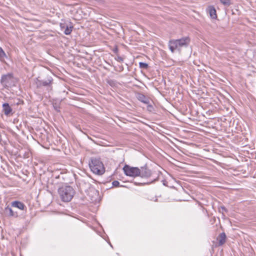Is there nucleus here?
<instances>
[{"label": "nucleus", "instance_id": "nucleus-10", "mask_svg": "<svg viewBox=\"0 0 256 256\" xmlns=\"http://www.w3.org/2000/svg\"><path fill=\"white\" fill-rule=\"evenodd\" d=\"M11 206L12 207L16 208L20 210L26 212V205L22 202L18 200H15L12 202H11Z\"/></svg>", "mask_w": 256, "mask_h": 256}, {"label": "nucleus", "instance_id": "nucleus-14", "mask_svg": "<svg viewBox=\"0 0 256 256\" xmlns=\"http://www.w3.org/2000/svg\"><path fill=\"white\" fill-rule=\"evenodd\" d=\"M80 186L82 188L84 191H86L90 188L91 184L88 182H86L85 180H82L80 183Z\"/></svg>", "mask_w": 256, "mask_h": 256}, {"label": "nucleus", "instance_id": "nucleus-8", "mask_svg": "<svg viewBox=\"0 0 256 256\" xmlns=\"http://www.w3.org/2000/svg\"><path fill=\"white\" fill-rule=\"evenodd\" d=\"M4 212L5 214L8 217L16 218L18 216V212H14L8 206L4 208Z\"/></svg>", "mask_w": 256, "mask_h": 256}, {"label": "nucleus", "instance_id": "nucleus-4", "mask_svg": "<svg viewBox=\"0 0 256 256\" xmlns=\"http://www.w3.org/2000/svg\"><path fill=\"white\" fill-rule=\"evenodd\" d=\"M92 172L95 174L102 175L105 172V168L102 162L98 158H92L89 163Z\"/></svg>", "mask_w": 256, "mask_h": 256}, {"label": "nucleus", "instance_id": "nucleus-7", "mask_svg": "<svg viewBox=\"0 0 256 256\" xmlns=\"http://www.w3.org/2000/svg\"><path fill=\"white\" fill-rule=\"evenodd\" d=\"M124 174L127 176L136 177L140 174L139 168L132 167L128 165H125L123 168Z\"/></svg>", "mask_w": 256, "mask_h": 256}, {"label": "nucleus", "instance_id": "nucleus-2", "mask_svg": "<svg viewBox=\"0 0 256 256\" xmlns=\"http://www.w3.org/2000/svg\"><path fill=\"white\" fill-rule=\"evenodd\" d=\"M58 194L62 202H69L72 198L75 191L71 186H62L58 188Z\"/></svg>", "mask_w": 256, "mask_h": 256}, {"label": "nucleus", "instance_id": "nucleus-11", "mask_svg": "<svg viewBox=\"0 0 256 256\" xmlns=\"http://www.w3.org/2000/svg\"><path fill=\"white\" fill-rule=\"evenodd\" d=\"M2 112L6 116H10L12 114V109L8 103H4L2 104Z\"/></svg>", "mask_w": 256, "mask_h": 256}, {"label": "nucleus", "instance_id": "nucleus-15", "mask_svg": "<svg viewBox=\"0 0 256 256\" xmlns=\"http://www.w3.org/2000/svg\"><path fill=\"white\" fill-rule=\"evenodd\" d=\"M73 28V26L71 22H70L69 24L66 26V28L64 30V32L66 35H68L71 34L72 29Z\"/></svg>", "mask_w": 256, "mask_h": 256}, {"label": "nucleus", "instance_id": "nucleus-1", "mask_svg": "<svg viewBox=\"0 0 256 256\" xmlns=\"http://www.w3.org/2000/svg\"><path fill=\"white\" fill-rule=\"evenodd\" d=\"M190 42L188 36L183 37L178 40H171L168 42V47L172 52L176 50L180 51L182 48H186L190 44Z\"/></svg>", "mask_w": 256, "mask_h": 256}, {"label": "nucleus", "instance_id": "nucleus-24", "mask_svg": "<svg viewBox=\"0 0 256 256\" xmlns=\"http://www.w3.org/2000/svg\"><path fill=\"white\" fill-rule=\"evenodd\" d=\"M113 52L116 53V54H117L118 52V48H115L114 50H113Z\"/></svg>", "mask_w": 256, "mask_h": 256}, {"label": "nucleus", "instance_id": "nucleus-16", "mask_svg": "<svg viewBox=\"0 0 256 256\" xmlns=\"http://www.w3.org/2000/svg\"><path fill=\"white\" fill-rule=\"evenodd\" d=\"M6 58H8V56L3 49L0 46V60L2 62H5Z\"/></svg>", "mask_w": 256, "mask_h": 256}, {"label": "nucleus", "instance_id": "nucleus-9", "mask_svg": "<svg viewBox=\"0 0 256 256\" xmlns=\"http://www.w3.org/2000/svg\"><path fill=\"white\" fill-rule=\"evenodd\" d=\"M206 12L210 14L211 18L216 20L218 18L216 11L214 6H209L206 8Z\"/></svg>", "mask_w": 256, "mask_h": 256}, {"label": "nucleus", "instance_id": "nucleus-25", "mask_svg": "<svg viewBox=\"0 0 256 256\" xmlns=\"http://www.w3.org/2000/svg\"><path fill=\"white\" fill-rule=\"evenodd\" d=\"M120 69L121 71H122L123 70L124 68H123L122 66H120Z\"/></svg>", "mask_w": 256, "mask_h": 256}, {"label": "nucleus", "instance_id": "nucleus-23", "mask_svg": "<svg viewBox=\"0 0 256 256\" xmlns=\"http://www.w3.org/2000/svg\"><path fill=\"white\" fill-rule=\"evenodd\" d=\"M147 109L148 110L151 112L152 110L153 109V106L151 104H148L147 106Z\"/></svg>", "mask_w": 256, "mask_h": 256}, {"label": "nucleus", "instance_id": "nucleus-13", "mask_svg": "<svg viewBox=\"0 0 256 256\" xmlns=\"http://www.w3.org/2000/svg\"><path fill=\"white\" fill-rule=\"evenodd\" d=\"M226 234L224 232L220 233L217 238V240H218V245H223L226 242Z\"/></svg>", "mask_w": 256, "mask_h": 256}, {"label": "nucleus", "instance_id": "nucleus-18", "mask_svg": "<svg viewBox=\"0 0 256 256\" xmlns=\"http://www.w3.org/2000/svg\"><path fill=\"white\" fill-rule=\"evenodd\" d=\"M219 212L224 214V212H227L228 210L224 206H220L218 208Z\"/></svg>", "mask_w": 256, "mask_h": 256}, {"label": "nucleus", "instance_id": "nucleus-21", "mask_svg": "<svg viewBox=\"0 0 256 256\" xmlns=\"http://www.w3.org/2000/svg\"><path fill=\"white\" fill-rule=\"evenodd\" d=\"M112 184L114 187H118L120 186V182L118 180H114L112 182Z\"/></svg>", "mask_w": 256, "mask_h": 256}, {"label": "nucleus", "instance_id": "nucleus-22", "mask_svg": "<svg viewBox=\"0 0 256 256\" xmlns=\"http://www.w3.org/2000/svg\"><path fill=\"white\" fill-rule=\"evenodd\" d=\"M68 24L66 23H60V27L61 30H64L66 28V26Z\"/></svg>", "mask_w": 256, "mask_h": 256}, {"label": "nucleus", "instance_id": "nucleus-3", "mask_svg": "<svg viewBox=\"0 0 256 256\" xmlns=\"http://www.w3.org/2000/svg\"><path fill=\"white\" fill-rule=\"evenodd\" d=\"M140 170V174L138 176H140V177L142 178H150L152 177H154L150 182H134V184L136 185H144L145 184H151L157 180V178H155L154 176V172H152V171L148 168V166L146 165H145L144 166L140 167V168H139Z\"/></svg>", "mask_w": 256, "mask_h": 256}, {"label": "nucleus", "instance_id": "nucleus-20", "mask_svg": "<svg viewBox=\"0 0 256 256\" xmlns=\"http://www.w3.org/2000/svg\"><path fill=\"white\" fill-rule=\"evenodd\" d=\"M115 60L118 62H123L124 61V58L120 56H117L115 58Z\"/></svg>", "mask_w": 256, "mask_h": 256}, {"label": "nucleus", "instance_id": "nucleus-17", "mask_svg": "<svg viewBox=\"0 0 256 256\" xmlns=\"http://www.w3.org/2000/svg\"><path fill=\"white\" fill-rule=\"evenodd\" d=\"M220 2L224 6H228L231 4V0H220Z\"/></svg>", "mask_w": 256, "mask_h": 256}, {"label": "nucleus", "instance_id": "nucleus-6", "mask_svg": "<svg viewBox=\"0 0 256 256\" xmlns=\"http://www.w3.org/2000/svg\"><path fill=\"white\" fill-rule=\"evenodd\" d=\"M52 81L53 80L52 78H49L46 80H39L36 78V88H40L42 86H46L48 90H52Z\"/></svg>", "mask_w": 256, "mask_h": 256}, {"label": "nucleus", "instance_id": "nucleus-5", "mask_svg": "<svg viewBox=\"0 0 256 256\" xmlns=\"http://www.w3.org/2000/svg\"><path fill=\"white\" fill-rule=\"evenodd\" d=\"M14 76L10 73L2 75L0 79V83L4 88H8L13 86Z\"/></svg>", "mask_w": 256, "mask_h": 256}, {"label": "nucleus", "instance_id": "nucleus-12", "mask_svg": "<svg viewBox=\"0 0 256 256\" xmlns=\"http://www.w3.org/2000/svg\"><path fill=\"white\" fill-rule=\"evenodd\" d=\"M137 98L138 100L144 104H148L150 103L149 98L143 94L138 93L137 94Z\"/></svg>", "mask_w": 256, "mask_h": 256}, {"label": "nucleus", "instance_id": "nucleus-19", "mask_svg": "<svg viewBox=\"0 0 256 256\" xmlns=\"http://www.w3.org/2000/svg\"><path fill=\"white\" fill-rule=\"evenodd\" d=\"M139 66L140 67L142 68L148 69V64L143 62H140L139 63Z\"/></svg>", "mask_w": 256, "mask_h": 256}]
</instances>
